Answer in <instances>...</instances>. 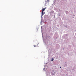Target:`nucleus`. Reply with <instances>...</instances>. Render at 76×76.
I'll use <instances>...</instances> for the list:
<instances>
[{"instance_id":"5","label":"nucleus","mask_w":76,"mask_h":76,"mask_svg":"<svg viewBox=\"0 0 76 76\" xmlns=\"http://www.w3.org/2000/svg\"><path fill=\"white\" fill-rule=\"evenodd\" d=\"M46 3H47V1H46Z\"/></svg>"},{"instance_id":"6","label":"nucleus","mask_w":76,"mask_h":76,"mask_svg":"<svg viewBox=\"0 0 76 76\" xmlns=\"http://www.w3.org/2000/svg\"><path fill=\"white\" fill-rule=\"evenodd\" d=\"M60 68H61V67H60Z\"/></svg>"},{"instance_id":"4","label":"nucleus","mask_w":76,"mask_h":76,"mask_svg":"<svg viewBox=\"0 0 76 76\" xmlns=\"http://www.w3.org/2000/svg\"><path fill=\"white\" fill-rule=\"evenodd\" d=\"M34 47H37V46L34 45Z\"/></svg>"},{"instance_id":"3","label":"nucleus","mask_w":76,"mask_h":76,"mask_svg":"<svg viewBox=\"0 0 76 76\" xmlns=\"http://www.w3.org/2000/svg\"><path fill=\"white\" fill-rule=\"evenodd\" d=\"M47 1L48 2H49V0H47Z\"/></svg>"},{"instance_id":"2","label":"nucleus","mask_w":76,"mask_h":76,"mask_svg":"<svg viewBox=\"0 0 76 76\" xmlns=\"http://www.w3.org/2000/svg\"><path fill=\"white\" fill-rule=\"evenodd\" d=\"M54 60V58H52V59L51 60V61H53Z\"/></svg>"},{"instance_id":"1","label":"nucleus","mask_w":76,"mask_h":76,"mask_svg":"<svg viewBox=\"0 0 76 76\" xmlns=\"http://www.w3.org/2000/svg\"><path fill=\"white\" fill-rule=\"evenodd\" d=\"M46 8H43V9H42V12H41V18H42V16L44 15V14H45V12H44V11H45V9H46Z\"/></svg>"}]
</instances>
